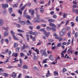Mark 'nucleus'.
Returning <instances> with one entry per match:
<instances>
[{
    "label": "nucleus",
    "mask_w": 78,
    "mask_h": 78,
    "mask_svg": "<svg viewBox=\"0 0 78 78\" xmlns=\"http://www.w3.org/2000/svg\"><path fill=\"white\" fill-rule=\"evenodd\" d=\"M40 53L41 54V56H47V52L45 51V50L41 49L40 50Z\"/></svg>",
    "instance_id": "nucleus-3"
},
{
    "label": "nucleus",
    "mask_w": 78,
    "mask_h": 78,
    "mask_svg": "<svg viewBox=\"0 0 78 78\" xmlns=\"http://www.w3.org/2000/svg\"><path fill=\"white\" fill-rule=\"evenodd\" d=\"M13 67V66H8L7 67V69H11V68H12Z\"/></svg>",
    "instance_id": "nucleus-56"
},
{
    "label": "nucleus",
    "mask_w": 78,
    "mask_h": 78,
    "mask_svg": "<svg viewBox=\"0 0 78 78\" xmlns=\"http://www.w3.org/2000/svg\"><path fill=\"white\" fill-rule=\"evenodd\" d=\"M25 49V44H23V46L21 47V49L22 50Z\"/></svg>",
    "instance_id": "nucleus-26"
},
{
    "label": "nucleus",
    "mask_w": 78,
    "mask_h": 78,
    "mask_svg": "<svg viewBox=\"0 0 78 78\" xmlns=\"http://www.w3.org/2000/svg\"><path fill=\"white\" fill-rule=\"evenodd\" d=\"M13 46L14 48H16V47H18V44L17 43H14Z\"/></svg>",
    "instance_id": "nucleus-20"
},
{
    "label": "nucleus",
    "mask_w": 78,
    "mask_h": 78,
    "mask_svg": "<svg viewBox=\"0 0 78 78\" xmlns=\"http://www.w3.org/2000/svg\"><path fill=\"white\" fill-rule=\"evenodd\" d=\"M40 31H43L44 32V34L45 35L46 37H48L49 36V35L50 34V32L47 33L45 31V29L44 28H42L40 29Z\"/></svg>",
    "instance_id": "nucleus-1"
},
{
    "label": "nucleus",
    "mask_w": 78,
    "mask_h": 78,
    "mask_svg": "<svg viewBox=\"0 0 78 78\" xmlns=\"http://www.w3.org/2000/svg\"><path fill=\"white\" fill-rule=\"evenodd\" d=\"M9 34V32L8 31H5L4 32V36L5 37H6L8 36Z\"/></svg>",
    "instance_id": "nucleus-9"
},
{
    "label": "nucleus",
    "mask_w": 78,
    "mask_h": 78,
    "mask_svg": "<svg viewBox=\"0 0 78 78\" xmlns=\"http://www.w3.org/2000/svg\"><path fill=\"white\" fill-rule=\"evenodd\" d=\"M78 36V32H76L75 33L74 37H77V36Z\"/></svg>",
    "instance_id": "nucleus-47"
},
{
    "label": "nucleus",
    "mask_w": 78,
    "mask_h": 78,
    "mask_svg": "<svg viewBox=\"0 0 78 78\" xmlns=\"http://www.w3.org/2000/svg\"><path fill=\"white\" fill-rule=\"evenodd\" d=\"M65 32H63L62 31L59 34L60 36H64V34H65Z\"/></svg>",
    "instance_id": "nucleus-14"
},
{
    "label": "nucleus",
    "mask_w": 78,
    "mask_h": 78,
    "mask_svg": "<svg viewBox=\"0 0 78 78\" xmlns=\"http://www.w3.org/2000/svg\"><path fill=\"white\" fill-rule=\"evenodd\" d=\"M2 7L3 9H6V8H8V4L7 3L5 4H2Z\"/></svg>",
    "instance_id": "nucleus-5"
},
{
    "label": "nucleus",
    "mask_w": 78,
    "mask_h": 78,
    "mask_svg": "<svg viewBox=\"0 0 78 78\" xmlns=\"http://www.w3.org/2000/svg\"><path fill=\"white\" fill-rule=\"evenodd\" d=\"M9 12L10 13V14H11L12 12V9L11 7L9 8Z\"/></svg>",
    "instance_id": "nucleus-15"
},
{
    "label": "nucleus",
    "mask_w": 78,
    "mask_h": 78,
    "mask_svg": "<svg viewBox=\"0 0 78 78\" xmlns=\"http://www.w3.org/2000/svg\"><path fill=\"white\" fill-rule=\"evenodd\" d=\"M66 44H67V42H64L62 43V45H66Z\"/></svg>",
    "instance_id": "nucleus-64"
},
{
    "label": "nucleus",
    "mask_w": 78,
    "mask_h": 78,
    "mask_svg": "<svg viewBox=\"0 0 78 78\" xmlns=\"http://www.w3.org/2000/svg\"><path fill=\"white\" fill-rule=\"evenodd\" d=\"M54 75L56 76V75H58V73L57 71H54Z\"/></svg>",
    "instance_id": "nucleus-30"
},
{
    "label": "nucleus",
    "mask_w": 78,
    "mask_h": 78,
    "mask_svg": "<svg viewBox=\"0 0 78 78\" xmlns=\"http://www.w3.org/2000/svg\"><path fill=\"white\" fill-rule=\"evenodd\" d=\"M41 26L43 27H45L47 25L45 24H42L41 25Z\"/></svg>",
    "instance_id": "nucleus-37"
},
{
    "label": "nucleus",
    "mask_w": 78,
    "mask_h": 78,
    "mask_svg": "<svg viewBox=\"0 0 78 78\" xmlns=\"http://www.w3.org/2000/svg\"><path fill=\"white\" fill-rule=\"evenodd\" d=\"M4 75L6 77V76H8V74L7 73H4Z\"/></svg>",
    "instance_id": "nucleus-59"
},
{
    "label": "nucleus",
    "mask_w": 78,
    "mask_h": 78,
    "mask_svg": "<svg viewBox=\"0 0 78 78\" xmlns=\"http://www.w3.org/2000/svg\"><path fill=\"white\" fill-rule=\"evenodd\" d=\"M19 61L20 62V64H22L21 63H22V59L20 58Z\"/></svg>",
    "instance_id": "nucleus-61"
},
{
    "label": "nucleus",
    "mask_w": 78,
    "mask_h": 78,
    "mask_svg": "<svg viewBox=\"0 0 78 78\" xmlns=\"http://www.w3.org/2000/svg\"><path fill=\"white\" fill-rule=\"evenodd\" d=\"M40 17V15H37V18L38 19H36V18L35 19V20H34V22H42L43 20H41L40 19H39Z\"/></svg>",
    "instance_id": "nucleus-2"
},
{
    "label": "nucleus",
    "mask_w": 78,
    "mask_h": 78,
    "mask_svg": "<svg viewBox=\"0 0 78 78\" xmlns=\"http://www.w3.org/2000/svg\"><path fill=\"white\" fill-rule=\"evenodd\" d=\"M12 37H13V39H15V40H17V37H16V36H15V35H13Z\"/></svg>",
    "instance_id": "nucleus-33"
},
{
    "label": "nucleus",
    "mask_w": 78,
    "mask_h": 78,
    "mask_svg": "<svg viewBox=\"0 0 78 78\" xmlns=\"http://www.w3.org/2000/svg\"><path fill=\"white\" fill-rule=\"evenodd\" d=\"M25 17H26V18L28 19H30V16H29V15H27Z\"/></svg>",
    "instance_id": "nucleus-54"
},
{
    "label": "nucleus",
    "mask_w": 78,
    "mask_h": 78,
    "mask_svg": "<svg viewBox=\"0 0 78 78\" xmlns=\"http://www.w3.org/2000/svg\"><path fill=\"white\" fill-rule=\"evenodd\" d=\"M20 55L21 57H23L24 56H25V54L23 53H21Z\"/></svg>",
    "instance_id": "nucleus-31"
},
{
    "label": "nucleus",
    "mask_w": 78,
    "mask_h": 78,
    "mask_svg": "<svg viewBox=\"0 0 78 78\" xmlns=\"http://www.w3.org/2000/svg\"><path fill=\"white\" fill-rule=\"evenodd\" d=\"M27 15H28V13H24L23 15V17H25L26 16H27Z\"/></svg>",
    "instance_id": "nucleus-41"
},
{
    "label": "nucleus",
    "mask_w": 78,
    "mask_h": 78,
    "mask_svg": "<svg viewBox=\"0 0 78 78\" xmlns=\"http://www.w3.org/2000/svg\"><path fill=\"white\" fill-rule=\"evenodd\" d=\"M55 21V20H54L52 19H50L48 20V22H53Z\"/></svg>",
    "instance_id": "nucleus-21"
},
{
    "label": "nucleus",
    "mask_w": 78,
    "mask_h": 78,
    "mask_svg": "<svg viewBox=\"0 0 78 78\" xmlns=\"http://www.w3.org/2000/svg\"><path fill=\"white\" fill-rule=\"evenodd\" d=\"M49 58L51 61H53L54 60V57L52 56L51 55H50L49 57Z\"/></svg>",
    "instance_id": "nucleus-12"
},
{
    "label": "nucleus",
    "mask_w": 78,
    "mask_h": 78,
    "mask_svg": "<svg viewBox=\"0 0 78 78\" xmlns=\"http://www.w3.org/2000/svg\"><path fill=\"white\" fill-rule=\"evenodd\" d=\"M49 25V26L50 27H54V28H55L56 29V26H55V25L54 23H50Z\"/></svg>",
    "instance_id": "nucleus-10"
},
{
    "label": "nucleus",
    "mask_w": 78,
    "mask_h": 78,
    "mask_svg": "<svg viewBox=\"0 0 78 78\" xmlns=\"http://www.w3.org/2000/svg\"><path fill=\"white\" fill-rule=\"evenodd\" d=\"M17 31L18 32H20V33H24V31L22 30L18 29Z\"/></svg>",
    "instance_id": "nucleus-25"
},
{
    "label": "nucleus",
    "mask_w": 78,
    "mask_h": 78,
    "mask_svg": "<svg viewBox=\"0 0 78 78\" xmlns=\"http://www.w3.org/2000/svg\"><path fill=\"white\" fill-rule=\"evenodd\" d=\"M70 50H72V48H69V50H68V53H71V54H72V52H73V51H70Z\"/></svg>",
    "instance_id": "nucleus-17"
},
{
    "label": "nucleus",
    "mask_w": 78,
    "mask_h": 78,
    "mask_svg": "<svg viewBox=\"0 0 78 78\" xmlns=\"http://www.w3.org/2000/svg\"><path fill=\"white\" fill-rule=\"evenodd\" d=\"M73 8H78V6L75 5H74L73 6Z\"/></svg>",
    "instance_id": "nucleus-35"
},
{
    "label": "nucleus",
    "mask_w": 78,
    "mask_h": 78,
    "mask_svg": "<svg viewBox=\"0 0 78 78\" xmlns=\"http://www.w3.org/2000/svg\"><path fill=\"white\" fill-rule=\"evenodd\" d=\"M67 48H66L65 50H64L62 51V53H65L66 52V51H67Z\"/></svg>",
    "instance_id": "nucleus-44"
},
{
    "label": "nucleus",
    "mask_w": 78,
    "mask_h": 78,
    "mask_svg": "<svg viewBox=\"0 0 78 78\" xmlns=\"http://www.w3.org/2000/svg\"><path fill=\"white\" fill-rule=\"evenodd\" d=\"M3 13V14L4 15H6V14H7V13H6V11L5 10H4L3 12H2Z\"/></svg>",
    "instance_id": "nucleus-48"
},
{
    "label": "nucleus",
    "mask_w": 78,
    "mask_h": 78,
    "mask_svg": "<svg viewBox=\"0 0 78 78\" xmlns=\"http://www.w3.org/2000/svg\"><path fill=\"white\" fill-rule=\"evenodd\" d=\"M10 34L12 35V36H14V34H15V33L14 32V31L13 30H11L10 31Z\"/></svg>",
    "instance_id": "nucleus-19"
},
{
    "label": "nucleus",
    "mask_w": 78,
    "mask_h": 78,
    "mask_svg": "<svg viewBox=\"0 0 78 78\" xmlns=\"http://www.w3.org/2000/svg\"><path fill=\"white\" fill-rule=\"evenodd\" d=\"M46 29L47 31H50V30H52L53 31H56V29L55 28H54L53 27L52 28H51L50 27H46Z\"/></svg>",
    "instance_id": "nucleus-4"
},
{
    "label": "nucleus",
    "mask_w": 78,
    "mask_h": 78,
    "mask_svg": "<svg viewBox=\"0 0 78 78\" xmlns=\"http://www.w3.org/2000/svg\"><path fill=\"white\" fill-rule=\"evenodd\" d=\"M4 41L7 44H9V41H8V39L6 38L5 39Z\"/></svg>",
    "instance_id": "nucleus-28"
},
{
    "label": "nucleus",
    "mask_w": 78,
    "mask_h": 78,
    "mask_svg": "<svg viewBox=\"0 0 78 78\" xmlns=\"http://www.w3.org/2000/svg\"><path fill=\"white\" fill-rule=\"evenodd\" d=\"M66 31V28H64L62 30V32H63V33H65Z\"/></svg>",
    "instance_id": "nucleus-46"
},
{
    "label": "nucleus",
    "mask_w": 78,
    "mask_h": 78,
    "mask_svg": "<svg viewBox=\"0 0 78 78\" xmlns=\"http://www.w3.org/2000/svg\"><path fill=\"white\" fill-rule=\"evenodd\" d=\"M18 12L20 15H22V12L20 10H19Z\"/></svg>",
    "instance_id": "nucleus-38"
},
{
    "label": "nucleus",
    "mask_w": 78,
    "mask_h": 78,
    "mask_svg": "<svg viewBox=\"0 0 78 78\" xmlns=\"http://www.w3.org/2000/svg\"><path fill=\"white\" fill-rule=\"evenodd\" d=\"M18 35H19V36H21V37H22L23 38V36H22V34L20 33V34H17Z\"/></svg>",
    "instance_id": "nucleus-50"
},
{
    "label": "nucleus",
    "mask_w": 78,
    "mask_h": 78,
    "mask_svg": "<svg viewBox=\"0 0 78 78\" xmlns=\"http://www.w3.org/2000/svg\"><path fill=\"white\" fill-rule=\"evenodd\" d=\"M30 33L31 34H32V35H34V32H32V31H30Z\"/></svg>",
    "instance_id": "nucleus-58"
},
{
    "label": "nucleus",
    "mask_w": 78,
    "mask_h": 78,
    "mask_svg": "<svg viewBox=\"0 0 78 78\" xmlns=\"http://www.w3.org/2000/svg\"><path fill=\"white\" fill-rule=\"evenodd\" d=\"M27 5V4H25L23 7L21 8V11H23L24 9H25V6Z\"/></svg>",
    "instance_id": "nucleus-27"
},
{
    "label": "nucleus",
    "mask_w": 78,
    "mask_h": 78,
    "mask_svg": "<svg viewBox=\"0 0 78 78\" xmlns=\"http://www.w3.org/2000/svg\"><path fill=\"white\" fill-rule=\"evenodd\" d=\"M48 60V58H46V59H44L43 61V63H46V62H47Z\"/></svg>",
    "instance_id": "nucleus-24"
},
{
    "label": "nucleus",
    "mask_w": 78,
    "mask_h": 78,
    "mask_svg": "<svg viewBox=\"0 0 78 78\" xmlns=\"http://www.w3.org/2000/svg\"><path fill=\"white\" fill-rule=\"evenodd\" d=\"M51 75L50 74V71L49 70H48L47 73L46 74V77H48V76H50Z\"/></svg>",
    "instance_id": "nucleus-13"
},
{
    "label": "nucleus",
    "mask_w": 78,
    "mask_h": 78,
    "mask_svg": "<svg viewBox=\"0 0 78 78\" xmlns=\"http://www.w3.org/2000/svg\"><path fill=\"white\" fill-rule=\"evenodd\" d=\"M76 22H78V16H77L76 17Z\"/></svg>",
    "instance_id": "nucleus-63"
},
{
    "label": "nucleus",
    "mask_w": 78,
    "mask_h": 78,
    "mask_svg": "<svg viewBox=\"0 0 78 78\" xmlns=\"http://www.w3.org/2000/svg\"><path fill=\"white\" fill-rule=\"evenodd\" d=\"M71 26L72 27H73L75 25V23H74L73 22H71Z\"/></svg>",
    "instance_id": "nucleus-40"
},
{
    "label": "nucleus",
    "mask_w": 78,
    "mask_h": 78,
    "mask_svg": "<svg viewBox=\"0 0 78 78\" xmlns=\"http://www.w3.org/2000/svg\"><path fill=\"white\" fill-rule=\"evenodd\" d=\"M19 49H20L19 47H18L16 49V52H19Z\"/></svg>",
    "instance_id": "nucleus-52"
},
{
    "label": "nucleus",
    "mask_w": 78,
    "mask_h": 78,
    "mask_svg": "<svg viewBox=\"0 0 78 78\" xmlns=\"http://www.w3.org/2000/svg\"><path fill=\"white\" fill-rule=\"evenodd\" d=\"M16 26L17 27H18V28H20L21 25L20 24H17Z\"/></svg>",
    "instance_id": "nucleus-43"
},
{
    "label": "nucleus",
    "mask_w": 78,
    "mask_h": 78,
    "mask_svg": "<svg viewBox=\"0 0 78 78\" xmlns=\"http://www.w3.org/2000/svg\"><path fill=\"white\" fill-rule=\"evenodd\" d=\"M18 22L20 23V24H21V25H25V22L24 21H18Z\"/></svg>",
    "instance_id": "nucleus-11"
},
{
    "label": "nucleus",
    "mask_w": 78,
    "mask_h": 78,
    "mask_svg": "<svg viewBox=\"0 0 78 78\" xmlns=\"http://www.w3.org/2000/svg\"><path fill=\"white\" fill-rule=\"evenodd\" d=\"M40 11L42 13L44 12V9L42 8H41L40 9Z\"/></svg>",
    "instance_id": "nucleus-39"
},
{
    "label": "nucleus",
    "mask_w": 78,
    "mask_h": 78,
    "mask_svg": "<svg viewBox=\"0 0 78 78\" xmlns=\"http://www.w3.org/2000/svg\"><path fill=\"white\" fill-rule=\"evenodd\" d=\"M34 61H36V60L37 59V57H36V56L35 55L34 56Z\"/></svg>",
    "instance_id": "nucleus-36"
},
{
    "label": "nucleus",
    "mask_w": 78,
    "mask_h": 78,
    "mask_svg": "<svg viewBox=\"0 0 78 78\" xmlns=\"http://www.w3.org/2000/svg\"><path fill=\"white\" fill-rule=\"evenodd\" d=\"M23 68L24 69H28V66L26 65H24L23 66Z\"/></svg>",
    "instance_id": "nucleus-22"
},
{
    "label": "nucleus",
    "mask_w": 78,
    "mask_h": 78,
    "mask_svg": "<svg viewBox=\"0 0 78 78\" xmlns=\"http://www.w3.org/2000/svg\"><path fill=\"white\" fill-rule=\"evenodd\" d=\"M29 29H30L31 30L33 29V26H30L29 27Z\"/></svg>",
    "instance_id": "nucleus-55"
},
{
    "label": "nucleus",
    "mask_w": 78,
    "mask_h": 78,
    "mask_svg": "<svg viewBox=\"0 0 78 78\" xmlns=\"http://www.w3.org/2000/svg\"><path fill=\"white\" fill-rule=\"evenodd\" d=\"M12 56H15V57H16L18 56V54H17V53H14L12 54Z\"/></svg>",
    "instance_id": "nucleus-16"
},
{
    "label": "nucleus",
    "mask_w": 78,
    "mask_h": 78,
    "mask_svg": "<svg viewBox=\"0 0 78 78\" xmlns=\"http://www.w3.org/2000/svg\"><path fill=\"white\" fill-rule=\"evenodd\" d=\"M29 12L30 13H31V15L32 16H34V10H29Z\"/></svg>",
    "instance_id": "nucleus-7"
},
{
    "label": "nucleus",
    "mask_w": 78,
    "mask_h": 78,
    "mask_svg": "<svg viewBox=\"0 0 78 78\" xmlns=\"http://www.w3.org/2000/svg\"><path fill=\"white\" fill-rule=\"evenodd\" d=\"M62 44V43L60 42L59 43H58L57 45V47H59L61 45V44Z\"/></svg>",
    "instance_id": "nucleus-34"
},
{
    "label": "nucleus",
    "mask_w": 78,
    "mask_h": 78,
    "mask_svg": "<svg viewBox=\"0 0 78 78\" xmlns=\"http://www.w3.org/2000/svg\"><path fill=\"white\" fill-rule=\"evenodd\" d=\"M9 58H8L6 59V61L4 62V63L6 64V63L8 62H9Z\"/></svg>",
    "instance_id": "nucleus-23"
},
{
    "label": "nucleus",
    "mask_w": 78,
    "mask_h": 78,
    "mask_svg": "<svg viewBox=\"0 0 78 78\" xmlns=\"http://www.w3.org/2000/svg\"><path fill=\"white\" fill-rule=\"evenodd\" d=\"M73 4H74V5H77V2L76 1H73Z\"/></svg>",
    "instance_id": "nucleus-53"
},
{
    "label": "nucleus",
    "mask_w": 78,
    "mask_h": 78,
    "mask_svg": "<svg viewBox=\"0 0 78 78\" xmlns=\"http://www.w3.org/2000/svg\"><path fill=\"white\" fill-rule=\"evenodd\" d=\"M0 56L2 58H5V56H4V55H2V54H0Z\"/></svg>",
    "instance_id": "nucleus-60"
},
{
    "label": "nucleus",
    "mask_w": 78,
    "mask_h": 78,
    "mask_svg": "<svg viewBox=\"0 0 78 78\" xmlns=\"http://www.w3.org/2000/svg\"><path fill=\"white\" fill-rule=\"evenodd\" d=\"M27 23H28V24H30V25H32V23H31V22H30L29 20H27Z\"/></svg>",
    "instance_id": "nucleus-29"
},
{
    "label": "nucleus",
    "mask_w": 78,
    "mask_h": 78,
    "mask_svg": "<svg viewBox=\"0 0 78 78\" xmlns=\"http://www.w3.org/2000/svg\"><path fill=\"white\" fill-rule=\"evenodd\" d=\"M4 42V39L2 38L1 41V44H3Z\"/></svg>",
    "instance_id": "nucleus-32"
},
{
    "label": "nucleus",
    "mask_w": 78,
    "mask_h": 78,
    "mask_svg": "<svg viewBox=\"0 0 78 78\" xmlns=\"http://www.w3.org/2000/svg\"><path fill=\"white\" fill-rule=\"evenodd\" d=\"M36 28V29H37V30H39L41 28V27L39 26H37Z\"/></svg>",
    "instance_id": "nucleus-49"
},
{
    "label": "nucleus",
    "mask_w": 78,
    "mask_h": 78,
    "mask_svg": "<svg viewBox=\"0 0 78 78\" xmlns=\"http://www.w3.org/2000/svg\"><path fill=\"white\" fill-rule=\"evenodd\" d=\"M53 36L55 37V39H59V38H60V37H59L58 35H56V33H55L53 34Z\"/></svg>",
    "instance_id": "nucleus-8"
},
{
    "label": "nucleus",
    "mask_w": 78,
    "mask_h": 78,
    "mask_svg": "<svg viewBox=\"0 0 78 78\" xmlns=\"http://www.w3.org/2000/svg\"><path fill=\"white\" fill-rule=\"evenodd\" d=\"M67 14L66 13H63V18H66V17H67Z\"/></svg>",
    "instance_id": "nucleus-18"
},
{
    "label": "nucleus",
    "mask_w": 78,
    "mask_h": 78,
    "mask_svg": "<svg viewBox=\"0 0 78 78\" xmlns=\"http://www.w3.org/2000/svg\"><path fill=\"white\" fill-rule=\"evenodd\" d=\"M52 17L54 19H57V16H56V15H54V16H53Z\"/></svg>",
    "instance_id": "nucleus-51"
},
{
    "label": "nucleus",
    "mask_w": 78,
    "mask_h": 78,
    "mask_svg": "<svg viewBox=\"0 0 78 78\" xmlns=\"http://www.w3.org/2000/svg\"><path fill=\"white\" fill-rule=\"evenodd\" d=\"M69 22H70V20H67L66 21V23L65 24V25L66 26L67 25V24H68L69 23Z\"/></svg>",
    "instance_id": "nucleus-42"
},
{
    "label": "nucleus",
    "mask_w": 78,
    "mask_h": 78,
    "mask_svg": "<svg viewBox=\"0 0 78 78\" xmlns=\"http://www.w3.org/2000/svg\"><path fill=\"white\" fill-rule=\"evenodd\" d=\"M75 13H76L77 14H78V9H75Z\"/></svg>",
    "instance_id": "nucleus-57"
},
{
    "label": "nucleus",
    "mask_w": 78,
    "mask_h": 78,
    "mask_svg": "<svg viewBox=\"0 0 78 78\" xmlns=\"http://www.w3.org/2000/svg\"><path fill=\"white\" fill-rule=\"evenodd\" d=\"M67 71V69H66L65 68H64L63 69V73H64L65 72H66Z\"/></svg>",
    "instance_id": "nucleus-45"
},
{
    "label": "nucleus",
    "mask_w": 78,
    "mask_h": 78,
    "mask_svg": "<svg viewBox=\"0 0 78 78\" xmlns=\"http://www.w3.org/2000/svg\"><path fill=\"white\" fill-rule=\"evenodd\" d=\"M4 24V21H3V19L1 18L0 19V27L3 25Z\"/></svg>",
    "instance_id": "nucleus-6"
},
{
    "label": "nucleus",
    "mask_w": 78,
    "mask_h": 78,
    "mask_svg": "<svg viewBox=\"0 0 78 78\" xmlns=\"http://www.w3.org/2000/svg\"><path fill=\"white\" fill-rule=\"evenodd\" d=\"M58 8V7L56 8V11H59V8Z\"/></svg>",
    "instance_id": "nucleus-62"
}]
</instances>
